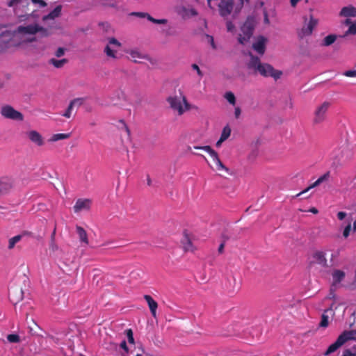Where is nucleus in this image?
Segmentation results:
<instances>
[{
    "label": "nucleus",
    "mask_w": 356,
    "mask_h": 356,
    "mask_svg": "<svg viewBox=\"0 0 356 356\" xmlns=\"http://www.w3.org/2000/svg\"><path fill=\"white\" fill-rule=\"evenodd\" d=\"M62 10L60 5L57 6L52 11H51L47 16H44L43 19H54L60 16Z\"/></svg>",
    "instance_id": "obj_25"
},
{
    "label": "nucleus",
    "mask_w": 356,
    "mask_h": 356,
    "mask_svg": "<svg viewBox=\"0 0 356 356\" xmlns=\"http://www.w3.org/2000/svg\"><path fill=\"white\" fill-rule=\"evenodd\" d=\"M191 67L193 70H194L197 72V74L200 76V78H202L204 74L197 64H195V63L192 64Z\"/></svg>",
    "instance_id": "obj_42"
},
{
    "label": "nucleus",
    "mask_w": 356,
    "mask_h": 356,
    "mask_svg": "<svg viewBox=\"0 0 356 356\" xmlns=\"http://www.w3.org/2000/svg\"><path fill=\"white\" fill-rule=\"evenodd\" d=\"M125 332H126V334H127L128 342L130 344H134L135 341H134V334H133L132 330L131 329H128Z\"/></svg>",
    "instance_id": "obj_37"
},
{
    "label": "nucleus",
    "mask_w": 356,
    "mask_h": 356,
    "mask_svg": "<svg viewBox=\"0 0 356 356\" xmlns=\"http://www.w3.org/2000/svg\"><path fill=\"white\" fill-rule=\"evenodd\" d=\"M70 103L74 106H81L83 103V99L82 98H76L74 99L70 102Z\"/></svg>",
    "instance_id": "obj_43"
},
{
    "label": "nucleus",
    "mask_w": 356,
    "mask_h": 356,
    "mask_svg": "<svg viewBox=\"0 0 356 356\" xmlns=\"http://www.w3.org/2000/svg\"><path fill=\"white\" fill-rule=\"evenodd\" d=\"M230 134H231V129L229 128V126H225L222 129V131L221 133L220 138H221L222 140H225L229 137Z\"/></svg>",
    "instance_id": "obj_33"
},
{
    "label": "nucleus",
    "mask_w": 356,
    "mask_h": 356,
    "mask_svg": "<svg viewBox=\"0 0 356 356\" xmlns=\"http://www.w3.org/2000/svg\"><path fill=\"white\" fill-rule=\"evenodd\" d=\"M309 211L314 214H316L318 213V209L315 207H312L311 209H309Z\"/></svg>",
    "instance_id": "obj_56"
},
{
    "label": "nucleus",
    "mask_w": 356,
    "mask_h": 356,
    "mask_svg": "<svg viewBox=\"0 0 356 356\" xmlns=\"http://www.w3.org/2000/svg\"><path fill=\"white\" fill-rule=\"evenodd\" d=\"M351 230V225L350 224H348L344 229L343 230V236L345 237V238H347L349 234H350V232Z\"/></svg>",
    "instance_id": "obj_46"
},
{
    "label": "nucleus",
    "mask_w": 356,
    "mask_h": 356,
    "mask_svg": "<svg viewBox=\"0 0 356 356\" xmlns=\"http://www.w3.org/2000/svg\"><path fill=\"white\" fill-rule=\"evenodd\" d=\"M22 0H10L8 3L9 6H13L14 5L19 3Z\"/></svg>",
    "instance_id": "obj_53"
},
{
    "label": "nucleus",
    "mask_w": 356,
    "mask_h": 356,
    "mask_svg": "<svg viewBox=\"0 0 356 356\" xmlns=\"http://www.w3.org/2000/svg\"><path fill=\"white\" fill-rule=\"evenodd\" d=\"M264 23L268 24L270 23L268 15L267 12H264Z\"/></svg>",
    "instance_id": "obj_54"
},
{
    "label": "nucleus",
    "mask_w": 356,
    "mask_h": 356,
    "mask_svg": "<svg viewBox=\"0 0 356 356\" xmlns=\"http://www.w3.org/2000/svg\"><path fill=\"white\" fill-rule=\"evenodd\" d=\"M73 107L74 106L70 103L66 111L63 114V115L67 118H70L72 116V111Z\"/></svg>",
    "instance_id": "obj_40"
},
{
    "label": "nucleus",
    "mask_w": 356,
    "mask_h": 356,
    "mask_svg": "<svg viewBox=\"0 0 356 356\" xmlns=\"http://www.w3.org/2000/svg\"><path fill=\"white\" fill-rule=\"evenodd\" d=\"M7 339L10 343H18L20 341L19 336L15 334H8Z\"/></svg>",
    "instance_id": "obj_36"
},
{
    "label": "nucleus",
    "mask_w": 356,
    "mask_h": 356,
    "mask_svg": "<svg viewBox=\"0 0 356 356\" xmlns=\"http://www.w3.org/2000/svg\"><path fill=\"white\" fill-rule=\"evenodd\" d=\"M26 135L29 139L37 146L41 147L44 145V140L38 131L31 130L28 131Z\"/></svg>",
    "instance_id": "obj_12"
},
{
    "label": "nucleus",
    "mask_w": 356,
    "mask_h": 356,
    "mask_svg": "<svg viewBox=\"0 0 356 356\" xmlns=\"http://www.w3.org/2000/svg\"><path fill=\"white\" fill-rule=\"evenodd\" d=\"M22 238V235H17L9 239L8 249H13L15 244L18 243Z\"/></svg>",
    "instance_id": "obj_30"
},
{
    "label": "nucleus",
    "mask_w": 356,
    "mask_h": 356,
    "mask_svg": "<svg viewBox=\"0 0 356 356\" xmlns=\"http://www.w3.org/2000/svg\"><path fill=\"white\" fill-rule=\"evenodd\" d=\"M340 15L343 17H356V8L353 6L343 7L340 11Z\"/></svg>",
    "instance_id": "obj_23"
},
{
    "label": "nucleus",
    "mask_w": 356,
    "mask_h": 356,
    "mask_svg": "<svg viewBox=\"0 0 356 356\" xmlns=\"http://www.w3.org/2000/svg\"><path fill=\"white\" fill-rule=\"evenodd\" d=\"M127 53L130 55L131 58L134 62H137V59H145L147 58V56L142 52H140L138 49H131Z\"/></svg>",
    "instance_id": "obj_24"
},
{
    "label": "nucleus",
    "mask_w": 356,
    "mask_h": 356,
    "mask_svg": "<svg viewBox=\"0 0 356 356\" xmlns=\"http://www.w3.org/2000/svg\"><path fill=\"white\" fill-rule=\"evenodd\" d=\"M31 1L33 3H38L42 8L47 6V3L43 0H31Z\"/></svg>",
    "instance_id": "obj_49"
},
{
    "label": "nucleus",
    "mask_w": 356,
    "mask_h": 356,
    "mask_svg": "<svg viewBox=\"0 0 356 356\" xmlns=\"http://www.w3.org/2000/svg\"><path fill=\"white\" fill-rule=\"evenodd\" d=\"M254 29V24L252 19L248 18L241 28L242 33L239 34L238 40L239 43L244 44L251 38Z\"/></svg>",
    "instance_id": "obj_5"
},
{
    "label": "nucleus",
    "mask_w": 356,
    "mask_h": 356,
    "mask_svg": "<svg viewBox=\"0 0 356 356\" xmlns=\"http://www.w3.org/2000/svg\"><path fill=\"white\" fill-rule=\"evenodd\" d=\"M346 216V213L343 211H339L338 213H337V218H339V220H342L345 218V217Z\"/></svg>",
    "instance_id": "obj_51"
},
{
    "label": "nucleus",
    "mask_w": 356,
    "mask_h": 356,
    "mask_svg": "<svg viewBox=\"0 0 356 356\" xmlns=\"http://www.w3.org/2000/svg\"><path fill=\"white\" fill-rule=\"evenodd\" d=\"M76 229L80 241L86 245H88L89 242L86 230L80 226H76Z\"/></svg>",
    "instance_id": "obj_26"
},
{
    "label": "nucleus",
    "mask_w": 356,
    "mask_h": 356,
    "mask_svg": "<svg viewBox=\"0 0 356 356\" xmlns=\"http://www.w3.org/2000/svg\"><path fill=\"white\" fill-rule=\"evenodd\" d=\"M241 110L239 107H236L234 110V115L236 118H238L241 115Z\"/></svg>",
    "instance_id": "obj_52"
},
{
    "label": "nucleus",
    "mask_w": 356,
    "mask_h": 356,
    "mask_svg": "<svg viewBox=\"0 0 356 356\" xmlns=\"http://www.w3.org/2000/svg\"><path fill=\"white\" fill-rule=\"evenodd\" d=\"M313 258L314 261L321 265L322 267L327 268L328 267L327 261L325 257V253L323 251H316L313 254Z\"/></svg>",
    "instance_id": "obj_19"
},
{
    "label": "nucleus",
    "mask_w": 356,
    "mask_h": 356,
    "mask_svg": "<svg viewBox=\"0 0 356 356\" xmlns=\"http://www.w3.org/2000/svg\"><path fill=\"white\" fill-rule=\"evenodd\" d=\"M225 99L229 102L231 104L234 105L236 103V97L233 92H227L225 95Z\"/></svg>",
    "instance_id": "obj_35"
},
{
    "label": "nucleus",
    "mask_w": 356,
    "mask_h": 356,
    "mask_svg": "<svg viewBox=\"0 0 356 356\" xmlns=\"http://www.w3.org/2000/svg\"><path fill=\"white\" fill-rule=\"evenodd\" d=\"M337 307L334 306V303H332L330 307L325 310V313H330L332 316L334 315V309H337Z\"/></svg>",
    "instance_id": "obj_45"
},
{
    "label": "nucleus",
    "mask_w": 356,
    "mask_h": 356,
    "mask_svg": "<svg viewBox=\"0 0 356 356\" xmlns=\"http://www.w3.org/2000/svg\"><path fill=\"white\" fill-rule=\"evenodd\" d=\"M356 339V330H346L343 332L337 339L336 341L332 343L327 349L325 355H327L335 352L346 342Z\"/></svg>",
    "instance_id": "obj_3"
},
{
    "label": "nucleus",
    "mask_w": 356,
    "mask_h": 356,
    "mask_svg": "<svg viewBox=\"0 0 356 356\" xmlns=\"http://www.w3.org/2000/svg\"><path fill=\"white\" fill-rule=\"evenodd\" d=\"M17 32L19 33L34 35L38 32V24H33L27 26H19L17 28Z\"/></svg>",
    "instance_id": "obj_15"
},
{
    "label": "nucleus",
    "mask_w": 356,
    "mask_h": 356,
    "mask_svg": "<svg viewBox=\"0 0 356 356\" xmlns=\"http://www.w3.org/2000/svg\"><path fill=\"white\" fill-rule=\"evenodd\" d=\"M8 296L10 301L15 305L23 300L24 293L21 288H15L9 291Z\"/></svg>",
    "instance_id": "obj_13"
},
{
    "label": "nucleus",
    "mask_w": 356,
    "mask_h": 356,
    "mask_svg": "<svg viewBox=\"0 0 356 356\" xmlns=\"http://www.w3.org/2000/svg\"><path fill=\"white\" fill-rule=\"evenodd\" d=\"M28 41L30 42H35V41H36V38L35 37H33L31 38H29L28 40Z\"/></svg>",
    "instance_id": "obj_62"
},
{
    "label": "nucleus",
    "mask_w": 356,
    "mask_h": 356,
    "mask_svg": "<svg viewBox=\"0 0 356 356\" xmlns=\"http://www.w3.org/2000/svg\"><path fill=\"white\" fill-rule=\"evenodd\" d=\"M343 75L348 77H356V70H347L343 72Z\"/></svg>",
    "instance_id": "obj_44"
},
{
    "label": "nucleus",
    "mask_w": 356,
    "mask_h": 356,
    "mask_svg": "<svg viewBox=\"0 0 356 356\" xmlns=\"http://www.w3.org/2000/svg\"><path fill=\"white\" fill-rule=\"evenodd\" d=\"M328 298L330 299H332V298H335V294L334 292L331 291L329 296L327 297Z\"/></svg>",
    "instance_id": "obj_60"
},
{
    "label": "nucleus",
    "mask_w": 356,
    "mask_h": 356,
    "mask_svg": "<svg viewBox=\"0 0 356 356\" xmlns=\"http://www.w3.org/2000/svg\"><path fill=\"white\" fill-rule=\"evenodd\" d=\"M330 106V102L325 101L316 106L314 111V118L312 120L314 124H320L326 120L327 113Z\"/></svg>",
    "instance_id": "obj_4"
},
{
    "label": "nucleus",
    "mask_w": 356,
    "mask_h": 356,
    "mask_svg": "<svg viewBox=\"0 0 356 356\" xmlns=\"http://www.w3.org/2000/svg\"><path fill=\"white\" fill-rule=\"evenodd\" d=\"M224 247H225V243H222L219 247H218V251L220 254H222L223 252V250H224Z\"/></svg>",
    "instance_id": "obj_55"
},
{
    "label": "nucleus",
    "mask_w": 356,
    "mask_h": 356,
    "mask_svg": "<svg viewBox=\"0 0 356 356\" xmlns=\"http://www.w3.org/2000/svg\"><path fill=\"white\" fill-rule=\"evenodd\" d=\"M10 188V184L0 179V195L7 193Z\"/></svg>",
    "instance_id": "obj_31"
},
{
    "label": "nucleus",
    "mask_w": 356,
    "mask_h": 356,
    "mask_svg": "<svg viewBox=\"0 0 356 356\" xmlns=\"http://www.w3.org/2000/svg\"><path fill=\"white\" fill-rule=\"evenodd\" d=\"M342 356H356V353H353L349 349H346L343 351Z\"/></svg>",
    "instance_id": "obj_50"
},
{
    "label": "nucleus",
    "mask_w": 356,
    "mask_h": 356,
    "mask_svg": "<svg viewBox=\"0 0 356 356\" xmlns=\"http://www.w3.org/2000/svg\"><path fill=\"white\" fill-rule=\"evenodd\" d=\"M120 347L121 348L123 349V350L124 351V353H122V356H128L127 355L129 354V348L127 345V342L125 340H123L120 344Z\"/></svg>",
    "instance_id": "obj_39"
},
{
    "label": "nucleus",
    "mask_w": 356,
    "mask_h": 356,
    "mask_svg": "<svg viewBox=\"0 0 356 356\" xmlns=\"http://www.w3.org/2000/svg\"><path fill=\"white\" fill-rule=\"evenodd\" d=\"M337 38V35L330 34V35H327L326 37H325V38L323 40L322 45L325 46V47L330 46L336 41Z\"/></svg>",
    "instance_id": "obj_28"
},
{
    "label": "nucleus",
    "mask_w": 356,
    "mask_h": 356,
    "mask_svg": "<svg viewBox=\"0 0 356 356\" xmlns=\"http://www.w3.org/2000/svg\"><path fill=\"white\" fill-rule=\"evenodd\" d=\"M58 250V246L56 243V241H50L49 243V250L51 252H55Z\"/></svg>",
    "instance_id": "obj_41"
},
{
    "label": "nucleus",
    "mask_w": 356,
    "mask_h": 356,
    "mask_svg": "<svg viewBox=\"0 0 356 356\" xmlns=\"http://www.w3.org/2000/svg\"><path fill=\"white\" fill-rule=\"evenodd\" d=\"M345 24L346 25L351 24V20L350 19H346V21H345Z\"/></svg>",
    "instance_id": "obj_63"
},
{
    "label": "nucleus",
    "mask_w": 356,
    "mask_h": 356,
    "mask_svg": "<svg viewBox=\"0 0 356 356\" xmlns=\"http://www.w3.org/2000/svg\"><path fill=\"white\" fill-rule=\"evenodd\" d=\"M266 39L263 36H259L257 41L252 44V48L259 54L263 55L266 50Z\"/></svg>",
    "instance_id": "obj_17"
},
{
    "label": "nucleus",
    "mask_w": 356,
    "mask_h": 356,
    "mask_svg": "<svg viewBox=\"0 0 356 356\" xmlns=\"http://www.w3.org/2000/svg\"><path fill=\"white\" fill-rule=\"evenodd\" d=\"M330 172L327 171L324 175L321 176L315 182H314L312 184H311L309 186H308L306 189H305L302 192H300L298 194H297V196H300V195H302V194L309 191L310 189H312V188H314L316 186H318V185H320L323 181L327 180L329 179V177H330Z\"/></svg>",
    "instance_id": "obj_18"
},
{
    "label": "nucleus",
    "mask_w": 356,
    "mask_h": 356,
    "mask_svg": "<svg viewBox=\"0 0 356 356\" xmlns=\"http://www.w3.org/2000/svg\"><path fill=\"white\" fill-rule=\"evenodd\" d=\"M68 62L67 59L63 58L60 60H57L56 58H51L49 60V63L54 65L56 68H61Z\"/></svg>",
    "instance_id": "obj_27"
},
{
    "label": "nucleus",
    "mask_w": 356,
    "mask_h": 356,
    "mask_svg": "<svg viewBox=\"0 0 356 356\" xmlns=\"http://www.w3.org/2000/svg\"><path fill=\"white\" fill-rule=\"evenodd\" d=\"M1 115L6 119H10L13 120L22 121L24 120L23 114L15 110L10 105H4L1 106L0 110Z\"/></svg>",
    "instance_id": "obj_6"
},
{
    "label": "nucleus",
    "mask_w": 356,
    "mask_h": 356,
    "mask_svg": "<svg viewBox=\"0 0 356 356\" xmlns=\"http://www.w3.org/2000/svg\"><path fill=\"white\" fill-rule=\"evenodd\" d=\"M108 43L105 47L104 52L108 58H118V50L116 49L121 47L122 44L115 38H108Z\"/></svg>",
    "instance_id": "obj_8"
},
{
    "label": "nucleus",
    "mask_w": 356,
    "mask_h": 356,
    "mask_svg": "<svg viewBox=\"0 0 356 356\" xmlns=\"http://www.w3.org/2000/svg\"><path fill=\"white\" fill-rule=\"evenodd\" d=\"M300 1V0H291V5L292 7H296L297 3Z\"/></svg>",
    "instance_id": "obj_57"
},
{
    "label": "nucleus",
    "mask_w": 356,
    "mask_h": 356,
    "mask_svg": "<svg viewBox=\"0 0 356 356\" xmlns=\"http://www.w3.org/2000/svg\"><path fill=\"white\" fill-rule=\"evenodd\" d=\"M250 56V60L247 66L248 69L252 70L254 74H259L264 77L271 76L275 80L280 78L282 74L281 71L275 70L270 64L262 63L257 56L252 54Z\"/></svg>",
    "instance_id": "obj_1"
},
{
    "label": "nucleus",
    "mask_w": 356,
    "mask_h": 356,
    "mask_svg": "<svg viewBox=\"0 0 356 356\" xmlns=\"http://www.w3.org/2000/svg\"><path fill=\"white\" fill-rule=\"evenodd\" d=\"M38 33H40L41 37H48L50 35L49 31L47 29L39 25Z\"/></svg>",
    "instance_id": "obj_38"
},
{
    "label": "nucleus",
    "mask_w": 356,
    "mask_h": 356,
    "mask_svg": "<svg viewBox=\"0 0 356 356\" xmlns=\"http://www.w3.org/2000/svg\"><path fill=\"white\" fill-rule=\"evenodd\" d=\"M55 236H56V227L54 228L53 232L51 234L50 241H56Z\"/></svg>",
    "instance_id": "obj_58"
},
{
    "label": "nucleus",
    "mask_w": 356,
    "mask_h": 356,
    "mask_svg": "<svg viewBox=\"0 0 356 356\" xmlns=\"http://www.w3.org/2000/svg\"><path fill=\"white\" fill-rule=\"evenodd\" d=\"M131 15H134V16L139 17H142V18L146 17L149 21H150L154 24H165L168 22V20L165 19H157L152 17L149 14H148L147 13L134 12V13H132Z\"/></svg>",
    "instance_id": "obj_16"
},
{
    "label": "nucleus",
    "mask_w": 356,
    "mask_h": 356,
    "mask_svg": "<svg viewBox=\"0 0 356 356\" xmlns=\"http://www.w3.org/2000/svg\"><path fill=\"white\" fill-rule=\"evenodd\" d=\"M225 140H222L221 138H220V139L216 142V147H220L222 144V142H224Z\"/></svg>",
    "instance_id": "obj_59"
},
{
    "label": "nucleus",
    "mask_w": 356,
    "mask_h": 356,
    "mask_svg": "<svg viewBox=\"0 0 356 356\" xmlns=\"http://www.w3.org/2000/svg\"><path fill=\"white\" fill-rule=\"evenodd\" d=\"M10 46V39L3 33H0V54L6 51Z\"/></svg>",
    "instance_id": "obj_22"
},
{
    "label": "nucleus",
    "mask_w": 356,
    "mask_h": 356,
    "mask_svg": "<svg viewBox=\"0 0 356 356\" xmlns=\"http://www.w3.org/2000/svg\"><path fill=\"white\" fill-rule=\"evenodd\" d=\"M179 96H170L167 98V102L170 108L177 111L178 115H181L185 111L190 110L191 106L188 102L186 96L179 92Z\"/></svg>",
    "instance_id": "obj_2"
},
{
    "label": "nucleus",
    "mask_w": 356,
    "mask_h": 356,
    "mask_svg": "<svg viewBox=\"0 0 356 356\" xmlns=\"http://www.w3.org/2000/svg\"><path fill=\"white\" fill-rule=\"evenodd\" d=\"M289 107L290 108H293V102H292V100L290 99H289Z\"/></svg>",
    "instance_id": "obj_64"
},
{
    "label": "nucleus",
    "mask_w": 356,
    "mask_h": 356,
    "mask_svg": "<svg viewBox=\"0 0 356 356\" xmlns=\"http://www.w3.org/2000/svg\"><path fill=\"white\" fill-rule=\"evenodd\" d=\"M356 34V22L351 24L348 29L345 32L343 35H339L341 38H344L348 35H355Z\"/></svg>",
    "instance_id": "obj_32"
},
{
    "label": "nucleus",
    "mask_w": 356,
    "mask_h": 356,
    "mask_svg": "<svg viewBox=\"0 0 356 356\" xmlns=\"http://www.w3.org/2000/svg\"><path fill=\"white\" fill-rule=\"evenodd\" d=\"M65 54V49L63 47H59L56 51L55 52V56L56 57H61Z\"/></svg>",
    "instance_id": "obj_48"
},
{
    "label": "nucleus",
    "mask_w": 356,
    "mask_h": 356,
    "mask_svg": "<svg viewBox=\"0 0 356 356\" xmlns=\"http://www.w3.org/2000/svg\"><path fill=\"white\" fill-rule=\"evenodd\" d=\"M332 284L337 285V284H339L346 276L345 272H343L341 270H334L332 273Z\"/></svg>",
    "instance_id": "obj_21"
},
{
    "label": "nucleus",
    "mask_w": 356,
    "mask_h": 356,
    "mask_svg": "<svg viewBox=\"0 0 356 356\" xmlns=\"http://www.w3.org/2000/svg\"><path fill=\"white\" fill-rule=\"evenodd\" d=\"M144 299L146 300L150 312L154 318L156 317V309L158 308L157 302L149 295H145Z\"/></svg>",
    "instance_id": "obj_20"
},
{
    "label": "nucleus",
    "mask_w": 356,
    "mask_h": 356,
    "mask_svg": "<svg viewBox=\"0 0 356 356\" xmlns=\"http://www.w3.org/2000/svg\"><path fill=\"white\" fill-rule=\"evenodd\" d=\"M234 6V0H221L218 3L220 16L225 17L232 13Z\"/></svg>",
    "instance_id": "obj_9"
},
{
    "label": "nucleus",
    "mask_w": 356,
    "mask_h": 356,
    "mask_svg": "<svg viewBox=\"0 0 356 356\" xmlns=\"http://www.w3.org/2000/svg\"><path fill=\"white\" fill-rule=\"evenodd\" d=\"M92 201L90 199H78L73 207L74 211L79 213L83 210L88 211L90 209Z\"/></svg>",
    "instance_id": "obj_11"
},
{
    "label": "nucleus",
    "mask_w": 356,
    "mask_h": 356,
    "mask_svg": "<svg viewBox=\"0 0 356 356\" xmlns=\"http://www.w3.org/2000/svg\"><path fill=\"white\" fill-rule=\"evenodd\" d=\"M99 26H102L103 27H108L109 25L108 23L102 22L99 24Z\"/></svg>",
    "instance_id": "obj_61"
},
{
    "label": "nucleus",
    "mask_w": 356,
    "mask_h": 356,
    "mask_svg": "<svg viewBox=\"0 0 356 356\" xmlns=\"http://www.w3.org/2000/svg\"><path fill=\"white\" fill-rule=\"evenodd\" d=\"M70 136V134H56L51 136L49 141L56 142L60 140L67 139Z\"/></svg>",
    "instance_id": "obj_29"
},
{
    "label": "nucleus",
    "mask_w": 356,
    "mask_h": 356,
    "mask_svg": "<svg viewBox=\"0 0 356 356\" xmlns=\"http://www.w3.org/2000/svg\"><path fill=\"white\" fill-rule=\"evenodd\" d=\"M227 30L229 32L234 31L235 26L231 21H227L226 23Z\"/></svg>",
    "instance_id": "obj_47"
},
{
    "label": "nucleus",
    "mask_w": 356,
    "mask_h": 356,
    "mask_svg": "<svg viewBox=\"0 0 356 356\" xmlns=\"http://www.w3.org/2000/svg\"><path fill=\"white\" fill-rule=\"evenodd\" d=\"M317 24V19L311 16L309 21L307 23H305V24L301 29L300 31L298 33L299 37L302 38L305 36L310 35Z\"/></svg>",
    "instance_id": "obj_10"
},
{
    "label": "nucleus",
    "mask_w": 356,
    "mask_h": 356,
    "mask_svg": "<svg viewBox=\"0 0 356 356\" xmlns=\"http://www.w3.org/2000/svg\"><path fill=\"white\" fill-rule=\"evenodd\" d=\"M328 313H325V312H323V314H322L321 316V321L319 323V326L321 327H327L329 325V321H328Z\"/></svg>",
    "instance_id": "obj_34"
},
{
    "label": "nucleus",
    "mask_w": 356,
    "mask_h": 356,
    "mask_svg": "<svg viewBox=\"0 0 356 356\" xmlns=\"http://www.w3.org/2000/svg\"><path fill=\"white\" fill-rule=\"evenodd\" d=\"M181 244L184 251L186 252H193L195 250L190 235L186 231L184 232L183 238L181 239Z\"/></svg>",
    "instance_id": "obj_14"
},
{
    "label": "nucleus",
    "mask_w": 356,
    "mask_h": 356,
    "mask_svg": "<svg viewBox=\"0 0 356 356\" xmlns=\"http://www.w3.org/2000/svg\"><path fill=\"white\" fill-rule=\"evenodd\" d=\"M194 149H203L205 152H208L211 156L214 164L216 165V168L217 170H225L226 172H229V169L226 168L223 163L220 160L218 155L216 151H214L210 146H194Z\"/></svg>",
    "instance_id": "obj_7"
}]
</instances>
